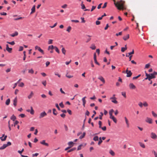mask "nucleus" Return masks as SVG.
Wrapping results in <instances>:
<instances>
[{"mask_svg": "<svg viewBox=\"0 0 157 157\" xmlns=\"http://www.w3.org/2000/svg\"><path fill=\"white\" fill-rule=\"evenodd\" d=\"M113 1L114 4L118 10H123L124 9V1L121 0L119 1L116 2L115 0H113Z\"/></svg>", "mask_w": 157, "mask_h": 157, "instance_id": "1", "label": "nucleus"}, {"mask_svg": "<svg viewBox=\"0 0 157 157\" xmlns=\"http://www.w3.org/2000/svg\"><path fill=\"white\" fill-rule=\"evenodd\" d=\"M11 143L10 142H7V144H4L3 146L0 147V150H3L5 149L6 147L11 145Z\"/></svg>", "mask_w": 157, "mask_h": 157, "instance_id": "2", "label": "nucleus"}, {"mask_svg": "<svg viewBox=\"0 0 157 157\" xmlns=\"http://www.w3.org/2000/svg\"><path fill=\"white\" fill-rule=\"evenodd\" d=\"M47 115V113L45 111H44L40 113L39 116V118L40 119H41L43 118V117L46 116Z\"/></svg>", "mask_w": 157, "mask_h": 157, "instance_id": "3", "label": "nucleus"}, {"mask_svg": "<svg viewBox=\"0 0 157 157\" xmlns=\"http://www.w3.org/2000/svg\"><path fill=\"white\" fill-rule=\"evenodd\" d=\"M128 86L131 90H135L136 88V86L132 83H130Z\"/></svg>", "mask_w": 157, "mask_h": 157, "instance_id": "4", "label": "nucleus"}, {"mask_svg": "<svg viewBox=\"0 0 157 157\" xmlns=\"http://www.w3.org/2000/svg\"><path fill=\"white\" fill-rule=\"evenodd\" d=\"M126 73L127 74V77H129L131 76L132 73L131 72V71L128 70V68H127L126 71Z\"/></svg>", "mask_w": 157, "mask_h": 157, "instance_id": "5", "label": "nucleus"}, {"mask_svg": "<svg viewBox=\"0 0 157 157\" xmlns=\"http://www.w3.org/2000/svg\"><path fill=\"white\" fill-rule=\"evenodd\" d=\"M35 48L36 50H37L42 54H44V51L40 47L38 46H36L35 47Z\"/></svg>", "mask_w": 157, "mask_h": 157, "instance_id": "6", "label": "nucleus"}, {"mask_svg": "<svg viewBox=\"0 0 157 157\" xmlns=\"http://www.w3.org/2000/svg\"><path fill=\"white\" fill-rule=\"evenodd\" d=\"M116 98L115 97H112L110 98V99L111 100V101L115 104H117L118 103L117 101L116 100Z\"/></svg>", "mask_w": 157, "mask_h": 157, "instance_id": "7", "label": "nucleus"}, {"mask_svg": "<svg viewBox=\"0 0 157 157\" xmlns=\"http://www.w3.org/2000/svg\"><path fill=\"white\" fill-rule=\"evenodd\" d=\"M151 137L153 139H156L157 138V136L155 133L152 132L151 134Z\"/></svg>", "mask_w": 157, "mask_h": 157, "instance_id": "8", "label": "nucleus"}, {"mask_svg": "<svg viewBox=\"0 0 157 157\" xmlns=\"http://www.w3.org/2000/svg\"><path fill=\"white\" fill-rule=\"evenodd\" d=\"M7 137V136H5L4 134H3L2 137H0V139L2 141H5Z\"/></svg>", "mask_w": 157, "mask_h": 157, "instance_id": "9", "label": "nucleus"}, {"mask_svg": "<svg viewBox=\"0 0 157 157\" xmlns=\"http://www.w3.org/2000/svg\"><path fill=\"white\" fill-rule=\"evenodd\" d=\"M146 121L149 124H151L152 123V120L151 118L147 117L146 120Z\"/></svg>", "mask_w": 157, "mask_h": 157, "instance_id": "10", "label": "nucleus"}, {"mask_svg": "<svg viewBox=\"0 0 157 157\" xmlns=\"http://www.w3.org/2000/svg\"><path fill=\"white\" fill-rule=\"evenodd\" d=\"M148 76L149 78V81H151V79L155 78V76H154L152 74H148Z\"/></svg>", "mask_w": 157, "mask_h": 157, "instance_id": "11", "label": "nucleus"}, {"mask_svg": "<svg viewBox=\"0 0 157 157\" xmlns=\"http://www.w3.org/2000/svg\"><path fill=\"white\" fill-rule=\"evenodd\" d=\"M110 118L113 120V121L115 123H117V120L115 117L113 116V115L111 114L110 116L109 117Z\"/></svg>", "mask_w": 157, "mask_h": 157, "instance_id": "12", "label": "nucleus"}, {"mask_svg": "<svg viewBox=\"0 0 157 157\" xmlns=\"http://www.w3.org/2000/svg\"><path fill=\"white\" fill-rule=\"evenodd\" d=\"M110 118L113 120V121L115 123H117V120L115 117L113 116V115L111 114L110 116L109 117Z\"/></svg>", "mask_w": 157, "mask_h": 157, "instance_id": "13", "label": "nucleus"}, {"mask_svg": "<svg viewBox=\"0 0 157 157\" xmlns=\"http://www.w3.org/2000/svg\"><path fill=\"white\" fill-rule=\"evenodd\" d=\"M40 143L43 145H44L46 146H48L49 144L48 143L45 142V140H43L42 141L40 142Z\"/></svg>", "mask_w": 157, "mask_h": 157, "instance_id": "14", "label": "nucleus"}, {"mask_svg": "<svg viewBox=\"0 0 157 157\" xmlns=\"http://www.w3.org/2000/svg\"><path fill=\"white\" fill-rule=\"evenodd\" d=\"M13 105L15 107L17 105V97H16L13 100Z\"/></svg>", "mask_w": 157, "mask_h": 157, "instance_id": "15", "label": "nucleus"}, {"mask_svg": "<svg viewBox=\"0 0 157 157\" xmlns=\"http://www.w3.org/2000/svg\"><path fill=\"white\" fill-rule=\"evenodd\" d=\"M34 93L32 91H31L30 92V94L28 96V98L29 99H31L32 97L33 96Z\"/></svg>", "mask_w": 157, "mask_h": 157, "instance_id": "16", "label": "nucleus"}, {"mask_svg": "<svg viewBox=\"0 0 157 157\" xmlns=\"http://www.w3.org/2000/svg\"><path fill=\"white\" fill-rule=\"evenodd\" d=\"M86 98V97H85L83 98L82 99V100L83 102V105L84 107H85V104L86 103V100H85V98Z\"/></svg>", "mask_w": 157, "mask_h": 157, "instance_id": "17", "label": "nucleus"}, {"mask_svg": "<svg viewBox=\"0 0 157 157\" xmlns=\"http://www.w3.org/2000/svg\"><path fill=\"white\" fill-rule=\"evenodd\" d=\"M124 119H125V122H126V123L127 125V127L128 128L129 127V124L128 120L127 117H124Z\"/></svg>", "mask_w": 157, "mask_h": 157, "instance_id": "18", "label": "nucleus"}, {"mask_svg": "<svg viewBox=\"0 0 157 157\" xmlns=\"http://www.w3.org/2000/svg\"><path fill=\"white\" fill-rule=\"evenodd\" d=\"M98 78L102 81L104 83H105V79L102 76H100Z\"/></svg>", "mask_w": 157, "mask_h": 157, "instance_id": "19", "label": "nucleus"}, {"mask_svg": "<svg viewBox=\"0 0 157 157\" xmlns=\"http://www.w3.org/2000/svg\"><path fill=\"white\" fill-rule=\"evenodd\" d=\"M35 7L36 6L35 5H34L33 6V7L31 9V12L30 13L31 14H32L34 13L35 11Z\"/></svg>", "mask_w": 157, "mask_h": 157, "instance_id": "20", "label": "nucleus"}, {"mask_svg": "<svg viewBox=\"0 0 157 157\" xmlns=\"http://www.w3.org/2000/svg\"><path fill=\"white\" fill-rule=\"evenodd\" d=\"M74 143L72 141L69 142L67 144L68 145L71 147L74 146Z\"/></svg>", "mask_w": 157, "mask_h": 157, "instance_id": "21", "label": "nucleus"}, {"mask_svg": "<svg viewBox=\"0 0 157 157\" xmlns=\"http://www.w3.org/2000/svg\"><path fill=\"white\" fill-rule=\"evenodd\" d=\"M129 37V35L128 34H127L126 36H124L123 38L124 40H127Z\"/></svg>", "mask_w": 157, "mask_h": 157, "instance_id": "22", "label": "nucleus"}, {"mask_svg": "<svg viewBox=\"0 0 157 157\" xmlns=\"http://www.w3.org/2000/svg\"><path fill=\"white\" fill-rule=\"evenodd\" d=\"M18 33L16 31L15 32V33H14L11 34L10 36H11L13 37L15 36H17L18 35Z\"/></svg>", "mask_w": 157, "mask_h": 157, "instance_id": "23", "label": "nucleus"}, {"mask_svg": "<svg viewBox=\"0 0 157 157\" xmlns=\"http://www.w3.org/2000/svg\"><path fill=\"white\" fill-rule=\"evenodd\" d=\"M139 145H140V147H141L143 148H144L145 147V146L144 144L143 143H142L141 142H139Z\"/></svg>", "mask_w": 157, "mask_h": 157, "instance_id": "24", "label": "nucleus"}, {"mask_svg": "<svg viewBox=\"0 0 157 157\" xmlns=\"http://www.w3.org/2000/svg\"><path fill=\"white\" fill-rule=\"evenodd\" d=\"M127 49L126 45H125V47H122L121 48V51L122 52H124Z\"/></svg>", "mask_w": 157, "mask_h": 157, "instance_id": "25", "label": "nucleus"}, {"mask_svg": "<svg viewBox=\"0 0 157 157\" xmlns=\"http://www.w3.org/2000/svg\"><path fill=\"white\" fill-rule=\"evenodd\" d=\"M55 46H54L53 45L49 46L48 48V50H53L54 49Z\"/></svg>", "mask_w": 157, "mask_h": 157, "instance_id": "26", "label": "nucleus"}, {"mask_svg": "<svg viewBox=\"0 0 157 157\" xmlns=\"http://www.w3.org/2000/svg\"><path fill=\"white\" fill-rule=\"evenodd\" d=\"M90 48L92 50H95L96 48V47L95 46L94 44H92L90 47Z\"/></svg>", "mask_w": 157, "mask_h": 157, "instance_id": "27", "label": "nucleus"}, {"mask_svg": "<svg viewBox=\"0 0 157 157\" xmlns=\"http://www.w3.org/2000/svg\"><path fill=\"white\" fill-rule=\"evenodd\" d=\"M76 149V148L75 147H74L73 148H72L68 150L67 151V153H69L71 151H75Z\"/></svg>", "mask_w": 157, "mask_h": 157, "instance_id": "28", "label": "nucleus"}, {"mask_svg": "<svg viewBox=\"0 0 157 157\" xmlns=\"http://www.w3.org/2000/svg\"><path fill=\"white\" fill-rule=\"evenodd\" d=\"M34 71L33 69H29L28 70V73H29L33 74L34 73Z\"/></svg>", "mask_w": 157, "mask_h": 157, "instance_id": "29", "label": "nucleus"}, {"mask_svg": "<svg viewBox=\"0 0 157 157\" xmlns=\"http://www.w3.org/2000/svg\"><path fill=\"white\" fill-rule=\"evenodd\" d=\"M10 100L9 98L6 101V104L7 105H8L10 103Z\"/></svg>", "mask_w": 157, "mask_h": 157, "instance_id": "30", "label": "nucleus"}, {"mask_svg": "<svg viewBox=\"0 0 157 157\" xmlns=\"http://www.w3.org/2000/svg\"><path fill=\"white\" fill-rule=\"evenodd\" d=\"M16 118V117L14 115H13L10 118L13 121H15Z\"/></svg>", "mask_w": 157, "mask_h": 157, "instance_id": "31", "label": "nucleus"}, {"mask_svg": "<svg viewBox=\"0 0 157 157\" xmlns=\"http://www.w3.org/2000/svg\"><path fill=\"white\" fill-rule=\"evenodd\" d=\"M61 50H62V51L63 54L64 55H65L66 54V50H65L64 48L63 47L62 49Z\"/></svg>", "mask_w": 157, "mask_h": 157, "instance_id": "32", "label": "nucleus"}, {"mask_svg": "<svg viewBox=\"0 0 157 157\" xmlns=\"http://www.w3.org/2000/svg\"><path fill=\"white\" fill-rule=\"evenodd\" d=\"M86 135V133L85 132H84L82 134V135L80 137H79V138L80 139H82V138H83Z\"/></svg>", "mask_w": 157, "mask_h": 157, "instance_id": "33", "label": "nucleus"}, {"mask_svg": "<svg viewBox=\"0 0 157 157\" xmlns=\"http://www.w3.org/2000/svg\"><path fill=\"white\" fill-rule=\"evenodd\" d=\"M31 111H30V113L32 114H33L34 113V111L33 109V107L31 106L30 107Z\"/></svg>", "mask_w": 157, "mask_h": 157, "instance_id": "34", "label": "nucleus"}, {"mask_svg": "<svg viewBox=\"0 0 157 157\" xmlns=\"http://www.w3.org/2000/svg\"><path fill=\"white\" fill-rule=\"evenodd\" d=\"M86 36L89 37V38L87 39L86 41V42L87 43L91 40V39L90 37H91V36L89 35H87Z\"/></svg>", "mask_w": 157, "mask_h": 157, "instance_id": "35", "label": "nucleus"}, {"mask_svg": "<svg viewBox=\"0 0 157 157\" xmlns=\"http://www.w3.org/2000/svg\"><path fill=\"white\" fill-rule=\"evenodd\" d=\"M9 52L11 53L12 49L11 48H9L6 49Z\"/></svg>", "mask_w": 157, "mask_h": 157, "instance_id": "36", "label": "nucleus"}, {"mask_svg": "<svg viewBox=\"0 0 157 157\" xmlns=\"http://www.w3.org/2000/svg\"><path fill=\"white\" fill-rule=\"evenodd\" d=\"M109 153L113 156H114L115 155V153L112 150H110L109 151Z\"/></svg>", "mask_w": 157, "mask_h": 157, "instance_id": "37", "label": "nucleus"}, {"mask_svg": "<svg viewBox=\"0 0 157 157\" xmlns=\"http://www.w3.org/2000/svg\"><path fill=\"white\" fill-rule=\"evenodd\" d=\"M53 113L55 115H56L57 114V112L56 111V109H53Z\"/></svg>", "mask_w": 157, "mask_h": 157, "instance_id": "38", "label": "nucleus"}, {"mask_svg": "<svg viewBox=\"0 0 157 157\" xmlns=\"http://www.w3.org/2000/svg\"><path fill=\"white\" fill-rule=\"evenodd\" d=\"M54 49H55V51L59 54V53L60 52L59 51L58 48L56 46H55Z\"/></svg>", "mask_w": 157, "mask_h": 157, "instance_id": "39", "label": "nucleus"}, {"mask_svg": "<svg viewBox=\"0 0 157 157\" xmlns=\"http://www.w3.org/2000/svg\"><path fill=\"white\" fill-rule=\"evenodd\" d=\"M93 140L95 141H97L98 140V136H96L94 137L93 138Z\"/></svg>", "mask_w": 157, "mask_h": 157, "instance_id": "40", "label": "nucleus"}, {"mask_svg": "<svg viewBox=\"0 0 157 157\" xmlns=\"http://www.w3.org/2000/svg\"><path fill=\"white\" fill-rule=\"evenodd\" d=\"M143 104V105L144 107H147L148 106V104L146 101L144 102Z\"/></svg>", "mask_w": 157, "mask_h": 157, "instance_id": "41", "label": "nucleus"}, {"mask_svg": "<svg viewBox=\"0 0 157 157\" xmlns=\"http://www.w3.org/2000/svg\"><path fill=\"white\" fill-rule=\"evenodd\" d=\"M81 9H85L86 7L85 6L84 4H83V2H82V3L81 4Z\"/></svg>", "mask_w": 157, "mask_h": 157, "instance_id": "42", "label": "nucleus"}, {"mask_svg": "<svg viewBox=\"0 0 157 157\" xmlns=\"http://www.w3.org/2000/svg\"><path fill=\"white\" fill-rule=\"evenodd\" d=\"M66 77H67V78H72L73 77V76H72V75H68V73H67L66 74Z\"/></svg>", "mask_w": 157, "mask_h": 157, "instance_id": "43", "label": "nucleus"}, {"mask_svg": "<svg viewBox=\"0 0 157 157\" xmlns=\"http://www.w3.org/2000/svg\"><path fill=\"white\" fill-rule=\"evenodd\" d=\"M153 116L155 117H157V114H156L154 111H152L151 112Z\"/></svg>", "mask_w": 157, "mask_h": 157, "instance_id": "44", "label": "nucleus"}, {"mask_svg": "<svg viewBox=\"0 0 157 157\" xmlns=\"http://www.w3.org/2000/svg\"><path fill=\"white\" fill-rule=\"evenodd\" d=\"M71 28L70 26H69L68 27L67 29V31L68 32H70L71 31Z\"/></svg>", "mask_w": 157, "mask_h": 157, "instance_id": "45", "label": "nucleus"}, {"mask_svg": "<svg viewBox=\"0 0 157 157\" xmlns=\"http://www.w3.org/2000/svg\"><path fill=\"white\" fill-rule=\"evenodd\" d=\"M6 42H7V43L9 44H10L11 45H14L15 44V42L14 41H13L11 42H9L7 41Z\"/></svg>", "mask_w": 157, "mask_h": 157, "instance_id": "46", "label": "nucleus"}, {"mask_svg": "<svg viewBox=\"0 0 157 157\" xmlns=\"http://www.w3.org/2000/svg\"><path fill=\"white\" fill-rule=\"evenodd\" d=\"M100 114L99 115V119L100 120H101L102 119V116H103V114L102 112H101L100 113Z\"/></svg>", "mask_w": 157, "mask_h": 157, "instance_id": "47", "label": "nucleus"}, {"mask_svg": "<svg viewBox=\"0 0 157 157\" xmlns=\"http://www.w3.org/2000/svg\"><path fill=\"white\" fill-rule=\"evenodd\" d=\"M152 153H154L155 157H157V152H156L155 151L153 150L152 151Z\"/></svg>", "mask_w": 157, "mask_h": 157, "instance_id": "48", "label": "nucleus"}, {"mask_svg": "<svg viewBox=\"0 0 157 157\" xmlns=\"http://www.w3.org/2000/svg\"><path fill=\"white\" fill-rule=\"evenodd\" d=\"M83 146L82 144H80V145H79L78 147L77 148V150H80L81 149V147Z\"/></svg>", "mask_w": 157, "mask_h": 157, "instance_id": "49", "label": "nucleus"}, {"mask_svg": "<svg viewBox=\"0 0 157 157\" xmlns=\"http://www.w3.org/2000/svg\"><path fill=\"white\" fill-rule=\"evenodd\" d=\"M24 85V83L23 82H21L19 84L18 86L20 87H23Z\"/></svg>", "mask_w": 157, "mask_h": 157, "instance_id": "50", "label": "nucleus"}, {"mask_svg": "<svg viewBox=\"0 0 157 157\" xmlns=\"http://www.w3.org/2000/svg\"><path fill=\"white\" fill-rule=\"evenodd\" d=\"M57 22H56L53 25V26H50V27L51 28H53L56 26V25H57Z\"/></svg>", "mask_w": 157, "mask_h": 157, "instance_id": "51", "label": "nucleus"}, {"mask_svg": "<svg viewBox=\"0 0 157 157\" xmlns=\"http://www.w3.org/2000/svg\"><path fill=\"white\" fill-rule=\"evenodd\" d=\"M145 75L147 77L146 78H145V80L148 79L149 80V78L148 76V74H147V73L145 72Z\"/></svg>", "mask_w": 157, "mask_h": 157, "instance_id": "52", "label": "nucleus"}, {"mask_svg": "<svg viewBox=\"0 0 157 157\" xmlns=\"http://www.w3.org/2000/svg\"><path fill=\"white\" fill-rule=\"evenodd\" d=\"M98 124L99 125V128H101L102 122L101 121H99L98 122Z\"/></svg>", "mask_w": 157, "mask_h": 157, "instance_id": "53", "label": "nucleus"}, {"mask_svg": "<svg viewBox=\"0 0 157 157\" xmlns=\"http://www.w3.org/2000/svg\"><path fill=\"white\" fill-rule=\"evenodd\" d=\"M138 105L140 106V107L141 108H142L143 107V103L140 102H139L138 103Z\"/></svg>", "mask_w": 157, "mask_h": 157, "instance_id": "54", "label": "nucleus"}, {"mask_svg": "<svg viewBox=\"0 0 157 157\" xmlns=\"http://www.w3.org/2000/svg\"><path fill=\"white\" fill-rule=\"evenodd\" d=\"M53 40L52 39H49L48 41V44H51L52 43Z\"/></svg>", "mask_w": 157, "mask_h": 157, "instance_id": "55", "label": "nucleus"}, {"mask_svg": "<svg viewBox=\"0 0 157 157\" xmlns=\"http://www.w3.org/2000/svg\"><path fill=\"white\" fill-rule=\"evenodd\" d=\"M122 34V32H119L118 33H117L116 34V35L117 36H120Z\"/></svg>", "mask_w": 157, "mask_h": 157, "instance_id": "56", "label": "nucleus"}, {"mask_svg": "<svg viewBox=\"0 0 157 157\" xmlns=\"http://www.w3.org/2000/svg\"><path fill=\"white\" fill-rule=\"evenodd\" d=\"M150 66V63H148L145 65V68H148Z\"/></svg>", "mask_w": 157, "mask_h": 157, "instance_id": "57", "label": "nucleus"}, {"mask_svg": "<svg viewBox=\"0 0 157 157\" xmlns=\"http://www.w3.org/2000/svg\"><path fill=\"white\" fill-rule=\"evenodd\" d=\"M42 84L45 86H46V80L42 82Z\"/></svg>", "mask_w": 157, "mask_h": 157, "instance_id": "58", "label": "nucleus"}, {"mask_svg": "<svg viewBox=\"0 0 157 157\" xmlns=\"http://www.w3.org/2000/svg\"><path fill=\"white\" fill-rule=\"evenodd\" d=\"M59 106L62 108H63L64 107V105L63 104L62 102H61L59 104Z\"/></svg>", "mask_w": 157, "mask_h": 157, "instance_id": "59", "label": "nucleus"}, {"mask_svg": "<svg viewBox=\"0 0 157 157\" xmlns=\"http://www.w3.org/2000/svg\"><path fill=\"white\" fill-rule=\"evenodd\" d=\"M122 95L125 98H126V95L125 92H122L121 93Z\"/></svg>", "mask_w": 157, "mask_h": 157, "instance_id": "60", "label": "nucleus"}, {"mask_svg": "<svg viewBox=\"0 0 157 157\" xmlns=\"http://www.w3.org/2000/svg\"><path fill=\"white\" fill-rule=\"evenodd\" d=\"M101 128L104 131H105L106 130V126H104L103 127H101V128Z\"/></svg>", "mask_w": 157, "mask_h": 157, "instance_id": "61", "label": "nucleus"}, {"mask_svg": "<svg viewBox=\"0 0 157 157\" xmlns=\"http://www.w3.org/2000/svg\"><path fill=\"white\" fill-rule=\"evenodd\" d=\"M96 6H93L91 10V11L92 12L96 8Z\"/></svg>", "mask_w": 157, "mask_h": 157, "instance_id": "62", "label": "nucleus"}, {"mask_svg": "<svg viewBox=\"0 0 157 157\" xmlns=\"http://www.w3.org/2000/svg\"><path fill=\"white\" fill-rule=\"evenodd\" d=\"M107 4V2H106L104 4V5H103V6L102 7V8H103V9H104L106 7V6Z\"/></svg>", "mask_w": 157, "mask_h": 157, "instance_id": "63", "label": "nucleus"}, {"mask_svg": "<svg viewBox=\"0 0 157 157\" xmlns=\"http://www.w3.org/2000/svg\"><path fill=\"white\" fill-rule=\"evenodd\" d=\"M19 116H20L21 118H24L25 117V115L24 114H21L19 115Z\"/></svg>", "mask_w": 157, "mask_h": 157, "instance_id": "64", "label": "nucleus"}]
</instances>
